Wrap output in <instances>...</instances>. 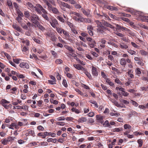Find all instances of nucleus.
Here are the masks:
<instances>
[{"label": "nucleus", "mask_w": 148, "mask_h": 148, "mask_svg": "<svg viewBox=\"0 0 148 148\" xmlns=\"http://www.w3.org/2000/svg\"><path fill=\"white\" fill-rule=\"evenodd\" d=\"M57 1L61 9L64 11H66V10L65 8L68 9H71L72 8V6L66 3L58 0Z\"/></svg>", "instance_id": "obj_1"}, {"label": "nucleus", "mask_w": 148, "mask_h": 148, "mask_svg": "<svg viewBox=\"0 0 148 148\" xmlns=\"http://www.w3.org/2000/svg\"><path fill=\"white\" fill-rule=\"evenodd\" d=\"M29 19L32 23L36 25L39 23V21L40 20L38 16L37 15L35 14H33L31 16Z\"/></svg>", "instance_id": "obj_2"}, {"label": "nucleus", "mask_w": 148, "mask_h": 148, "mask_svg": "<svg viewBox=\"0 0 148 148\" xmlns=\"http://www.w3.org/2000/svg\"><path fill=\"white\" fill-rule=\"evenodd\" d=\"M34 8H35V11L38 14H42L41 11L42 12L45 10L39 4H36V6H34Z\"/></svg>", "instance_id": "obj_3"}, {"label": "nucleus", "mask_w": 148, "mask_h": 148, "mask_svg": "<svg viewBox=\"0 0 148 148\" xmlns=\"http://www.w3.org/2000/svg\"><path fill=\"white\" fill-rule=\"evenodd\" d=\"M51 26L53 28L56 27V26L58 25V22L57 20L55 18H51V20L49 21Z\"/></svg>", "instance_id": "obj_4"}, {"label": "nucleus", "mask_w": 148, "mask_h": 148, "mask_svg": "<svg viewBox=\"0 0 148 148\" xmlns=\"http://www.w3.org/2000/svg\"><path fill=\"white\" fill-rule=\"evenodd\" d=\"M48 10L50 12H52L53 13L57 14H59L60 13L57 8L52 7V6Z\"/></svg>", "instance_id": "obj_5"}, {"label": "nucleus", "mask_w": 148, "mask_h": 148, "mask_svg": "<svg viewBox=\"0 0 148 148\" xmlns=\"http://www.w3.org/2000/svg\"><path fill=\"white\" fill-rule=\"evenodd\" d=\"M69 13L70 15H73V19L74 20H75V17L76 18H79L81 16L79 13L72 11H70Z\"/></svg>", "instance_id": "obj_6"}, {"label": "nucleus", "mask_w": 148, "mask_h": 148, "mask_svg": "<svg viewBox=\"0 0 148 148\" xmlns=\"http://www.w3.org/2000/svg\"><path fill=\"white\" fill-rule=\"evenodd\" d=\"M42 12L43 13L42 14V16L47 21H49V18L47 16L48 13L45 10Z\"/></svg>", "instance_id": "obj_7"}, {"label": "nucleus", "mask_w": 148, "mask_h": 148, "mask_svg": "<svg viewBox=\"0 0 148 148\" xmlns=\"http://www.w3.org/2000/svg\"><path fill=\"white\" fill-rule=\"evenodd\" d=\"M92 73L93 76L95 77H97L98 75L97 69L94 66H92Z\"/></svg>", "instance_id": "obj_8"}, {"label": "nucleus", "mask_w": 148, "mask_h": 148, "mask_svg": "<svg viewBox=\"0 0 148 148\" xmlns=\"http://www.w3.org/2000/svg\"><path fill=\"white\" fill-rule=\"evenodd\" d=\"M85 18L82 17L81 16L78 18H77L75 17H74L75 21L79 23L82 22L84 23Z\"/></svg>", "instance_id": "obj_9"}, {"label": "nucleus", "mask_w": 148, "mask_h": 148, "mask_svg": "<svg viewBox=\"0 0 148 148\" xmlns=\"http://www.w3.org/2000/svg\"><path fill=\"white\" fill-rule=\"evenodd\" d=\"M95 22L97 25V28H101L102 29H106V27L103 25L102 23L99 21L98 20L95 21Z\"/></svg>", "instance_id": "obj_10"}, {"label": "nucleus", "mask_w": 148, "mask_h": 148, "mask_svg": "<svg viewBox=\"0 0 148 148\" xmlns=\"http://www.w3.org/2000/svg\"><path fill=\"white\" fill-rule=\"evenodd\" d=\"M22 68L28 69L29 66L28 63L26 62H22L19 65Z\"/></svg>", "instance_id": "obj_11"}, {"label": "nucleus", "mask_w": 148, "mask_h": 148, "mask_svg": "<svg viewBox=\"0 0 148 148\" xmlns=\"http://www.w3.org/2000/svg\"><path fill=\"white\" fill-rule=\"evenodd\" d=\"M16 108L17 109H22L24 111H28V107L26 105L23 106H17Z\"/></svg>", "instance_id": "obj_12"}, {"label": "nucleus", "mask_w": 148, "mask_h": 148, "mask_svg": "<svg viewBox=\"0 0 148 148\" xmlns=\"http://www.w3.org/2000/svg\"><path fill=\"white\" fill-rule=\"evenodd\" d=\"M96 117L97 122L102 124L103 123V116L100 115H97Z\"/></svg>", "instance_id": "obj_13"}, {"label": "nucleus", "mask_w": 148, "mask_h": 148, "mask_svg": "<svg viewBox=\"0 0 148 148\" xmlns=\"http://www.w3.org/2000/svg\"><path fill=\"white\" fill-rule=\"evenodd\" d=\"M73 66L75 67V68L78 70H81L83 71L85 69L83 67L79 64H74L73 65Z\"/></svg>", "instance_id": "obj_14"}, {"label": "nucleus", "mask_w": 148, "mask_h": 148, "mask_svg": "<svg viewBox=\"0 0 148 148\" xmlns=\"http://www.w3.org/2000/svg\"><path fill=\"white\" fill-rule=\"evenodd\" d=\"M12 27L14 29L19 32H21L22 31V29L16 24H13Z\"/></svg>", "instance_id": "obj_15"}, {"label": "nucleus", "mask_w": 148, "mask_h": 148, "mask_svg": "<svg viewBox=\"0 0 148 148\" xmlns=\"http://www.w3.org/2000/svg\"><path fill=\"white\" fill-rule=\"evenodd\" d=\"M19 127H18L16 123L15 122L12 123L10 124V129L12 130H14V128L16 129H18Z\"/></svg>", "instance_id": "obj_16"}, {"label": "nucleus", "mask_w": 148, "mask_h": 148, "mask_svg": "<svg viewBox=\"0 0 148 148\" xmlns=\"http://www.w3.org/2000/svg\"><path fill=\"white\" fill-rule=\"evenodd\" d=\"M119 47L122 49H126L128 48V46L123 42H121L119 44Z\"/></svg>", "instance_id": "obj_17"}, {"label": "nucleus", "mask_w": 148, "mask_h": 148, "mask_svg": "<svg viewBox=\"0 0 148 148\" xmlns=\"http://www.w3.org/2000/svg\"><path fill=\"white\" fill-rule=\"evenodd\" d=\"M81 10L84 14L86 16H88L90 14V11L89 10H88L86 11L84 9L82 8Z\"/></svg>", "instance_id": "obj_18"}, {"label": "nucleus", "mask_w": 148, "mask_h": 148, "mask_svg": "<svg viewBox=\"0 0 148 148\" xmlns=\"http://www.w3.org/2000/svg\"><path fill=\"white\" fill-rule=\"evenodd\" d=\"M16 20L17 21L18 23L20 25L21 24L23 23V20L20 16H17L16 18Z\"/></svg>", "instance_id": "obj_19"}, {"label": "nucleus", "mask_w": 148, "mask_h": 148, "mask_svg": "<svg viewBox=\"0 0 148 148\" xmlns=\"http://www.w3.org/2000/svg\"><path fill=\"white\" fill-rule=\"evenodd\" d=\"M136 75L139 77L141 74L140 69L138 68H136L135 70Z\"/></svg>", "instance_id": "obj_20"}, {"label": "nucleus", "mask_w": 148, "mask_h": 148, "mask_svg": "<svg viewBox=\"0 0 148 148\" xmlns=\"http://www.w3.org/2000/svg\"><path fill=\"white\" fill-rule=\"evenodd\" d=\"M107 8L108 9L111 10H116V11H117L118 10V9L117 8L111 6H108L107 7Z\"/></svg>", "instance_id": "obj_21"}, {"label": "nucleus", "mask_w": 148, "mask_h": 148, "mask_svg": "<svg viewBox=\"0 0 148 148\" xmlns=\"http://www.w3.org/2000/svg\"><path fill=\"white\" fill-rule=\"evenodd\" d=\"M38 28L39 29H40L42 31H44L45 30V28L43 27L42 25H41L39 22L38 23V24H37V25H36Z\"/></svg>", "instance_id": "obj_22"}, {"label": "nucleus", "mask_w": 148, "mask_h": 148, "mask_svg": "<svg viewBox=\"0 0 148 148\" xmlns=\"http://www.w3.org/2000/svg\"><path fill=\"white\" fill-rule=\"evenodd\" d=\"M120 63L122 66H125L126 64V61L124 58H121L120 60Z\"/></svg>", "instance_id": "obj_23"}, {"label": "nucleus", "mask_w": 148, "mask_h": 148, "mask_svg": "<svg viewBox=\"0 0 148 148\" xmlns=\"http://www.w3.org/2000/svg\"><path fill=\"white\" fill-rule=\"evenodd\" d=\"M57 19L58 20L60 21L62 23H65V21L64 19L62 16H58L56 17Z\"/></svg>", "instance_id": "obj_24"}, {"label": "nucleus", "mask_w": 148, "mask_h": 148, "mask_svg": "<svg viewBox=\"0 0 148 148\" xmlns=\"http://www.w3.org/2000/svg\"><path fill=\"white\" fill-rule=\"evenodd\" d=\"M63 34L66 37H67V39L69 40L70 35L66 31L64 30L63 29H62Z\"/></svg>", "instance_id": "obj_25"}, {"label": "nucleus", "mask_w": 148, "mask_h": 148, "mask_svg": "<svg viewBox=\"0 0 148 148\" xmlns=\"http://www.w3.org/2000/svg\"><path fill=\"white\" fill-rule=\"evenodd\" d=\"M106 82L110 86H113L114 85V83L112 82L109 78L106 79Z\"/></svg>", "instance_id": "obj_26"}, {"label": "nucleus", "mask_w": 148, "mask_h": 148, "mask_svg": "<svg viewBox=\"0 0 148 148\" xmlns=\"http://www.w3.org/2000/svg\"><path fill=\"white\" fill-rule=\"evenodd\" d=\"M109 15L111 18L115 20H119V18L116 16L114 15H113L111 13H109Z\"/></svg>", "instance_id": "obj_27"}, {"label": "nucleus", "mask_w": 148, "mask_h": 148, "mask_svg": "<svg viewBox=\"0 0 148 148\" xmlns=\"http://www.w3.org/2000/svg\"><path fill=\"white\" fill-rule=\"evenodd\" d=\"M83 71H84V73L85 74L89 79L91 78V75L87 71L86 69H85Z\"/></svg>", "instance_id": "obj_28"}, {"label": "nucleus", "mask_w": 148, "mask_h": 148, "mask_svg": "<svg viewBox=\"0 0 148 148\" xmlns=\"http://www.w3.org/2000/svg\"><path fill=\"white\" fill-rule=\"evenodd\" d=\"M44 2L48 6V9H49V8L52 5L49 2L48 0H43Z\"/></svg>", "instance_id": "obj_29"}, {"label": "nucleus", "mask_w": 148, "mask_h": 148, "mask_svg": "<svg viewBox=\"0 0 148 148\" xmlns=\"http://www.w3.org/2000/svg\"><path fill=\"white\" fill-rule=\"evenodd\" d=\"M147 77L144 76L142 77L141 79L142 80L145 81L146 83L148 82V72L147 73Z\"/></svg>", "instance_id": "obj_30"}, {"label": "nucleus", "mask_w": 148, "mask_h": 148, "mask_svg": "<svg viewBox=\"0 0 148 148\" xmlns=\"http://www.w3.org/2000/svg\"><path fill=\"white\" fill-rule=\"evenodd\" d=\"M8 142H12L15 139H16V137H10L9 136L7 138Z\"/></svg>", "instance_id": "obj_31"}, {"label": "nucleus", "mask_w": 148, "mask_h": 148, "mask_svg": "<svg viewBox=\"0 0 148 148\" xmlns=\"http://www.w3.org/2000/svg\"><path fill=\"white\" fill-rule=\"evenodd\" d=\"M106 29H102L101 28H97V30L98 32H99L101 34H103L104 32L103 30Z\"/></svg>", "instance_id": "obj_32"}, {"label": "nucleus", "mask_w": 148, "mask_h": 148, "mask_svg": "<svg viewBox=\"0 0 148 148\" xmlns=\"http://www.w3.org/2000/svg\"><path fill=\"white\" fill-rule=\"evenodd\" d=\"M121 29H122V30L123 31H126L128 32L129 34H131V32L130 30L129 29L122 26V27Z\"/></svg>", "instance_id": "obj_33"}, {"label": "nucleus", "mask_w": 148, "mask_h": 148, "mask_svg": "<svg viewBox=\"0 0 148 148\" xmlns=\"http://www.w3.org/2000/svg\"><path fill=\"white\" fill-rule=\"evenodd\" d=\"M140 53L143 56H146L147 54V53L143 50H140Z\"/></svg>", "instance_id": "obj_34"}, {"label": "nucleus", "mask_w": 148, "mask_h": 148, "mask_svg": "<svg viewBox=\"0 0 148 148\" xmlns=\"http://www.w3.org/2000/svg\"><path fill=\"white\" fill-rule=\"evenodd\" d=\"M66 48L70 51L71 53H72L74 51V50L73 49L70 47L68 46H66L65 47Z\"/></svg>", "instance_id": "obj_35"}, {"label": "nucleus", "mask_w": 148, "mask_h": 148, "mask_svg": "<svg viewBox=\"0 0 148 148\" xmlns=\"http://www.w3.org/2000/svg\"><path fill=\"white\" fill-rule=\"evenodd\" d=\"M87 119L85 118H79L78 120V121L80 123H84L86 121Z\"/></svg>", "instance_id": "obj_36"}, {"label": "nucleus", "mask_w": 148, "mask_h": 148, "mask_svg": "<svg viewBox=\"0 0 148 148\" xmlns=\"http://www.w3.org/2000/svg\"><path fill=\"white\" fill-rule=\"evenodd\" d=\"M122 130V129L120 128H115L112 129V132H119Z\"/></svg>", "instance_id": "obj_37"}, {"label": "nucleus", "mask_w": 148, "mask_h": 148, "mask_svg": "<svg viewBox=\"0 0 148 148\" xmlns=\"http://www.w3.org/2000/svg\"><path fill=\"white\" fill-rule=\"evenodd\" d=\"M2 143L4 145H7L8 143L7 138L3 139L1 140Z\"/></svg>", "instance_id": "obj_38"}, {"label": "nucleus", "mask_w": 148, "mask_h": 148, "mask_svg": "<svg viewBox=\"0 0 148 148\" xmlns=\"http://www.w3.org/2000/svg\"><path fill=\"white\" fill-rule=\"evenodd\" d=\"M24 16L26 18H28L30 16V13L28 11H25L24 12Z\"/></svg>", "instance_id": "obj_39"}, {"label": "nucleus", "mask_w": 148, "mask_h": 148, "mask_svg": "<svg viewBox=\"0 0 148 148\" xmlns=\"http://www.w3.org/2000/svg\"><path fill=\"white\" fill-rule=\"evenodd\" d=\"M103 125L105 126L108 127L110 128H111V126L109 124V122L108 121H106L105 122L103 123Z\"/></svg>", "instance_id": "obj_40"}, {"label": "nucleus", "mask_w": 148, "mask_h": 148, "mask_svg": "<svg viewBox=\"0 0 148 148\" xmlns=\"http://www.w3.org/2000/svg\"><path fill=\"white\" fill-rule=\"evenodd\" d=\"M38 136H42L43 138H46L45 135L44 134V132H40L38 133L37 134Z\"/></svg>", "instance_id": "obj_41"}, {"label": "nucleus", "mask_w": 148, "mask_h": 148, "mask_svg": "<svg viewBox=\"0 0 148 148\" xmlns=\"http://www.w3.org/2000/svg\"><path fill=\"white\" fill-rule=\"evenodd\" d=\"M27 5L28 7L32 9H34V6L30 2H28L27 3Z\"/></svg>", "instance_id": "obj_42"}, {"label": "nucleus", "mask_w": 148, "mask_h": 148, "mask_svg": "<svg viewBox=\"0 0 148 148\" xmlns=\"http://www.w3.org/2000/svg\"><path fill=\"white\" fill-rule=\"evenodd\" d=\"M86 40L87 41L89 42L90 43H95V41L94 40L92 39L90 37H87Z\"/></svg>", "instance_id": "obj_43"}, {"label": "nucleus", "mask_w": 148, "mask_h": 148, "mask_svg": "<svg viewBox=\"0 0 148 148\" xmlns=\"http://www.w3.org/2000/svg\"><path fill=\"white\" fill-rule=\"evenodd\" d=\"M120 101L122 103L125 104H128L129 103V102L125 100H124L122 99H120Z\"/></svg>", "instance_id": "obj_44"}, {"label": "nucleus", "mask_w": 148, "mask_h": 148, "mask_svg": "<svg viewBox=\"0 0 148 148\" xmlns=\"http://www.w3.org/2000/svg\"><path fill=\"white\" fill-rule=\"evenodd\" d=\"M137 142L139 144L138 147H140L142 146L143 144V141L142 139H139L137 141Z\"/></svg>", "instance_id": "obj_45"}, {"label": "nucleus", "mask_w": 148, "mask_h": 148, "mask_svg": "<svg viewBox=\"0 0 148 148\" xmlns=\"http://www.w3.org/2000/svg\"><path fill=\"white\" fill-rule=\"evenodd\" d=\"M50 37L51 39L53 41H55L56 39V37L55 35L53 34H52Z\"/></svg>", "instance_id": "obj_46"}, {"label": "nucleus", "mask_w": 148, "mask_h": 148, "mask_svg": "<svg viewBox=\"0 0 148 148\" xmlns=\"http://www.w3.org/2000/svg\"><path fill=\"white\" fill-rule=\"evenodd\" d=\"M28 49L29 48L28 47H26L25 46L22 49V50L23 52L25 53H27V52L28 51Z\"/></svg>", "instance_id": "obj_47"}, {"label": "nucleus", "mask_w": 148, "mask_h": 148, "mask_svg": "<svg viewBox=\"0 0 148 148\" xmlns=\"http://www.w3.org/2000/svg\"><path fill=\"white\" fill-rule=\"evenodd\" d=\"M50 101L51 103H52L54 104H57L58 102V101L55 100H53V99H51Z\"/></svg>", "instance_id": "obj_48"}, {"label": "nucleus", "mask_w": 148, "mask_h": 148, "mask_svg": "<svg viewBox=\"0 0 148 148\" xmlns=\"http://www.w3.org/2000/svg\"><path fill=\"white\" fill-rule=\"evenodd\" d=\"M127 52L130 53V54L133 55L134 54H135L136 52L135 51L132 50L131 49H128Z\"/></svg>", "instance_id": "obj_49"}, {"label": "nucleus", "mask_w": 148, "mask_h": 148, "mask_svg": "<svg viewBox=\"0 0 148 148\" xmlns=\"http://www.w3.org/2000/svg\"><path fill=\"white\" fill-rule=\"evenodd\" d=\"M65 23L71 28H72L73 27V25L71 22L67 21H66Z\"/></svg>", "instance_id": "obj_50"}, {"label": "nucleus", "mask_w": 148, "mask_h": 148, "mask_svg": "<svg viewBox=\"0 0 148 148\" xmlns=\"http://www.w3.org/2000/svg\"><path fill=\"white\" fill-rule=\"evenodd\" d=\"M51 52L53 56H54L55 58H57L58 57V56L57 55V54L56 53L53 51H51Z\"/></svg>", "instance_id": "obj_51"}, {"label": "nucleus", "mask_w": 148, "mask_h": 148, "mask_svg": "<svg viewBox=\"0 0 148 148\" xmlns=\"http://www.w3.org/2000/svg\"><path fill=\"white\" fill-rule=\"evenodd\" d=\"M1 104H5L6 103H10V101H8L5 99H2L1 101Z\"/></svg>", "instance_id": "obj_52"}, {"label": "nucleus", "mask_w": 148, "mask_h": 148, "mask_svg": "<svg viewBox=\"0 0 148 148\" xmlns=\"http://www.w3.org/2000/svg\"><path fill=\"white\" fill-rule=\"evenodd\" d=\"M62 84L66 88L68 86L67 81L65 79H64L63 81Z\"/></svg>", "instance_id": "obj_53"}, {"label": "nucleus", "mask_w": 148, "mask_h": 148, "mask_svg": "<svg viewBox=\"0 0 148 148\" xmlns=\"http://www.w3.org/2000/svg\"><path fill=\"white\" fill-rule=\"evenodd\" d=\"M28 132L29 134L31 135L32 136H35V133L34 131L32 130H28Z\"/></svg>", "instance_id": "obj_54"}, {"label": "nucleus", "mask_w": 148, "mask_h": 148, "mask_svg": "<svg viewBox=\"0 0 148 148\" xmlns=\"http://www.w3.org/2000/svg\"><path fill=\"white\" fill-rule=\"evenodd\" d=\"M56 31L59 33L60 34H61L62 33V29H61V28L59 27H56Z\"/></svg>", "instance_id": "obj_55"}, {"label": "nucleus", "mask_w": 148, "mask_h": 148, "mask_svg": "<svg viewBox=\"0 0 148 148\" xmlns=\"http://www.w3.org/2000/svg\"><path fill=\"white\" fill-rule=\"evenodd\" d=\"M115 82L119 84L122 85V84L121 81L118 78H116L115 79Z\"/></svg>", "instance_id": "obj_56"}, {"label": "nucleus", "mask_w": 148, "mask_h": 148, "mask_svg": "<svg viewBox=\"0 0 148 148\" xmlns=\"http://www.w3.org/2000/svg\"><path fill=\"white\" fill-rule=\"evenodd\" d=\"M138 113L135 111H132L130 112V113L129 114V115L130 116H131L132 115H135L136 114H137Z\"/></svg>", "instance_id": "obj_57"}, {"label": "nucleus", "mask_w": 148, "mask_h": 148, "mask_svg": "<svg viewBox=\"0 0 148 148\" xmlns=\"http://www.w3.org/2000/svg\"><path fill=\"white\" fill-rule=\"evenodd\" d=\"M131 126L129 124H126L124 125V128L125 129H130Z\"/></svg>", "instance_id": "obj_58"}, {"label": "nucleus", "mask_w": 148, "mask_h": 148, "mask_svg": "<svg viewBox=\"0 0 148 148\" xmlns=\"http://www.w3.org/2000/svg\"><path fill=\"white\" fill-rule=\"evenodd\" d=\"M131 44L132 46L135 48L138 49L139 47V46L137 45L135 42H132Z\"/></svg>", "instance_id": "obj_59"}, {"label": "nucleus", "mask_w": 148, "mask_h": 148, "mask_svg": "<svg viewBox=\"0 0 148 148\" xmlns=\"http://www.w3.org/2000/svg\"><path fill=\"white\" fill-rule=\"evenodd\" d=\"M17 14H18V16L23 17L24 15L23 13L20 10H19L17 12Z\"/></svg>", "instance_id": "obj_60"}, {"label": "nucleus", "mask_w": 148, "mask_h": 148, "mask_svg": "<svg viewBox=\"0 0 148 148\" xmlns=\"http://www.w3.org/2000/svg\"><path fill=\"white\" fill-rule=\"evenodd\" d=\"M71 110L73 112H74L76 113L77 114H78L79 113V111L78 109H76L74 108H73L71 109Z\"/></svg>", "instance_id": "obj_61"}, {"label": "nucleus", "mask_w": 148, "mask_h": 148, "mask_svg": "<svg viewBox=\"0 0 148 148\" xmlns=\"http://www.w3.org/2000/svg\"><path fill=\"white\" fill-rule=\"evenodd\" d=\"M33 39L34 40V41L37 43H38V44H40L41 43V42L38 39H36L34 38H33Z\"/></svg>", "instance_id": "obj_62"}, {"label": "nucleus", "mask_w": 148, "mask_h": 148, "mask_svg": "<svg viewBox=\"0 0 148 148\" xmlns=\"http://www.w3.org/2000/svg\"><path fill=\"white\" fill-rule=\"evenodd\" d=\"M131 101L132 105H134L135 106L137 107L138 106V104L136 101L132 100H131Z\"/></svg>", "instance_id": "obj_63"}, {"label": "nucleus", "mask_w": 148, "mask_h": 148, "mask_svg": "<svg viewBox=\"0 0 148 148\" xmlns=\"http://www.w3.org/2000/svg\"><path fill=\"white\" fill-rule=\"evenodd\" d=\"M62 62V60L60 59H57L56 61V63L58 64H61Z\"/></svg>", "instance_id": "obj_64"}]
</instances>
